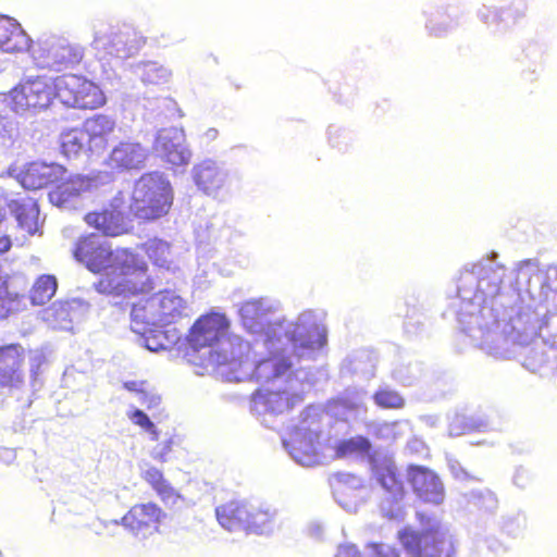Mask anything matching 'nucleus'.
<instances>
[{"instance_id": "f257e3e1", "label": "nucleus", "mask_w": 557, "mask_h": 557, "mask_svg": "<svg viewBox=\"0 0 557 557\" xmlns=\"http://www.w3.org/2000/svg\"><path fill=\"white\" fill-rule=\"evenodd\" d=\"M153 288L148 264L127 248H119L114 267L95 283V289L108 296H136L150 293Z\"/></svg>"}, {"instance_id": "f03ea898", "label": "nucleus", "mask_w": 557, "mask_h": 557, "mask_svg": "<svg viewBox=\"0 0 557 557\" xmlns=\"http://www.w3.org/2000/svg\"><path fill=\"white\" fill-rule=\"evenodd\" d=\"M188 317L187 301L175 290L163 289L136 301L131 311L134 332L145 335Z\"/></svg>"}, {"instance_id": "7ed1b4c3", "label": "nucleus", "mask_w": 557, "mask_h": 557, "mask_svg": "<svg viewBox=\"0 0 557 557\" xmlns=\"http://www.w3.org/2000/svg\"><path fill=\"white\" fill-rule=\"evenodd\" d=\"M172 203L170 182L159 173H146L135 183L129 212L136 219L152 221L168 214Z\"/></svg>"}, {"instance_id": "20e7f679", "label": "nucleus", "mask_w": 557, "mask_h": 557, "mask_svg": "<svg viewBox=\"0 0 557 557\" xmlns=\"http://www.w3.org/2000/svg\"><path fill=\"white\" fill-rule=\"evenodd\" d=\"M57 97L67 108L96 110L107 98L101 88L84 75L63 74L57 77Z\"/></svg>"}, {"instance_id": "39448f33", "label": "nucleus", "mask_w": 557, "mask_h": 557, "mask_svg": "<svg viewBox=\"0 0 557 557\" xmlns=\"http://www.w3.org/2000/svg\"><path fill=\"white\" fill-rule=\"evenodd\" d=\"M57 77L36 76L21 82L8 95L11 109L23 113L44 110L50 107L57 97Z\"/></svg>"}, {"instance_id": "423d86ee", "label": "nucleus", "mask_w": 557, "mask_h": 557, "mask_svg": "<svg viewBox=\"0 0 557 557\" xmlns=\"http://www.w3.org/2000/svg\"><path fill=\"white\" fill-rule=\"evenodd\" d=\"M397 537L411 557H455L453 541L440 528L421 532L405 528L398 532Z\"/></svg>"}, {"instance_id": "0eeeda50", "label": "nucleus", "mask_w": 557, "mask_h": 557, "mask_svg": "<svg viewBox=\"0 0 557 557\" xmlns=\"http://www.w3.org/2000/svg\"><path fill=\"white\" fill-rule=\"evenodd\" d=\"M219 523L230 530L243 529L247 532L262 533L271 523L268 510L238 500H231L215 508Z\"/></svg>"}, {"instance_id": "6e6552de", "label": "nucleus", "mask_w": 557, "mask_h": 557, "mask_svg": "<svg viewBox=\"0 0 557 557\" xmlns=\"http://www.w3.org/2000/svg\"><path fill=\"white\" fill-rule=\"evenodd\" d=\"M231 321L223 312L210 310L199 315L188 329L185 343L193 351L214 348L228 337Z\"/></svg>"}, {"instance_id": "1a4fd4ad", "label": "nucleus", "mask_w": 557, "mask_h": 557, "mask_svg": "<svg viewBox=\"0 0 557 557\" xmlns=\"http://www.w3.org/2000/svg\"><path fill=\"white\" fill-rule=\"evenodd\" d=\"M73 257L91 273L100 274L111 270L119 259V248L89 233L78 237L73 247Z\"/></svg>"}, {"instance_id": "9d476101", "label": "nucleus", "mask_w": 557, "mask_h": 557, "mask_svg": "<svg viewBox=\"0 0 557 557\" xmlns=\"http://www.w3.org/2000/svg\"><path fill=\"white\" fill-rule=\"evenodd\" d=\"M84 222L107 237H119L131 231L127 216L114 201L101 209L87 212Z\"/></svg>"}, {"instance_id": "9b49d317", "label": "nucleus", "mask_w": 557, "mask_h": 557, "mask_svg": "<svg viewBox=\"0 0 557 557\" xmlns=\"http://www.w3.org/2000/svg\"><path fill=\"white\" fill-rule=\"evenodd\" d=\"M165 518L163 509L149 502L132 506L122 517L121 523L135 534L156 533Z\"/></svg>"}, {"instance_id": "f8f14e48", "label": "nucleus", "mask_w": 557, "mask_h": 557, "mask_svg": "<svg viewBox=\"0 0 557 557\" xmlns=\"http://www.w3.org/2000/svg\"><path fill=\"white\" fill-rule=\"evenodd\" d=\"M302 400L299 393L261 386L250 396L251 409L258 413H282Z\"/></svg>"}, {"instance_id": "ddd939ff", "label": "nucleus", "mask_w": 557, "mask_h": 557, "mask_svg": "<svg viewBox=\"0 0 557 557\" xmlns=\"http://www.w3.org/2000/svg\"><path fill=\"white\" fill-rule=\"evenodd\" d=\"M147 158L148 151L140 143L123 140L113 147L106 164L112 172H131L143 169Z\"/></svg>"}, {"instance_id": "4468645a", "label": "nucleus", "mask_w": 557, "mask_h": 557, "mask_svg": "<svg viewBox=\"0 0 557 557\" xmlns=\"http://www.w3.org/2000/svg\"><path fill=\"white\" fill-rule=\"evenodd\" d=\"M408 479L417 496L424 503L440 505L445 497L443 483L432 470L412 466L408 471Z\"/></svg>"}, {"instance_id": "2eb2a0df", "label": "nucleus", "mask_w": 557, "mask_h": 557, "mask_svg": "<svg viewBox=\"0 0 557 557\" xmlns=\"http://www.w3.org/2000/svg\"><path fill=\"white\" fill-rule=\"evenodd\" d=\"M67 169L55 162H30L21 174V183L26 189L37 190L57 185L65 177Z\"/></svg>"}, {"instance_id": "dca6fc26", "label": "nucleus", "mask_w": 557, "mask_h": 557, "mask_svg": "<svg viewBox=\"0 0 557 557\" xmlns=\"http://www.w3.org/2000/svg\"><path fill=\"white\" fill-rule=\"evenodd\" d=\"M25 354L18 343L0 346V387H14L23 382Z\"/></svg>"}, {"instance_id": "f3484780", "label": "nucleus", "mask_w": 557, "mask_h": 557, "mask_svg": "<svg viewBox=\"0 0 557 557\" xmlns=\"http://www.w3.org/2000/svg\"><path fill=\"white\" fill-rule=\"evenodd\" d=\"M95 187V180L82 174H65L49 191L48 197L52 205L65 207L75 198L89 193Z\"/></svg>"}, {"instance_id": "a211bd4d", "label": "nucleus", "mask_w": 557, "mask_h": 557, "mask_svg": "<svg viewBox=\"0 0 557 557\" xmlns=\"http://www.w3.org/2000/svg\"><path fill=\"white\" fill-rule=\"evenodd\" d=\"M116 123L106 114H95L88 117L83 129L87 140V150L91 154H101L107 149Z\"/></svg>"}, {"instance_id": "6ab92c4d", "label": "nucleus", "mask_w": 557, "mask_h": 557, "mask_svg": "<svg viewBox=\"0 0 557 557\" xmlns=\"http://www.w3.org/2000/svg\"><path fill=\"white\" fill-rule=\"evenodd\" d=\"M32 40L22 26L13 18L0 17V49L9 53L27 52Z\"/></svg>"}, {"instance_id": "aec40b11", "label": "nucleus", "mask_w": 557, "mask_h": 557, "mask_svg": "<svg viewBox=\"0 0 557 557\" xmlns=\"http://www.w3.org/2000/svg\"><path fill=\"white\" fill-rule=\"evenodd\" d=\"M374 476L382 487L388 492L393 500L403 499L405 487L396 466L391 460H383L373 467Z\"/></svg>"}, {"instance_id": "412c9836", "label": "nucleus", "mask_w": 557, "mask_h": 557, "mask_svg": "<svg viewBox=\"0 0 557 557\" xmlns=\"http://www.w3.org/2000/svg\"><path fill=\"white\" fill-rule=\"evenodd\" d=\"M194 181L206 194L220 189L224 183V174L211 161H203L194 169Z\"/></svg>"}, {"instance_id": "4be33fe9", "label": "nucleus", "mask_w": 557, "mask_h": 557, "mask_svg": "<svg viewBox=\"0 0 557 557\" xmlns=\"http://www.w3.org/2000/svg\"><path fill=\"white\" fill-rule=\"evenodd\" d=\"M292 369V362L288 358L272 355L260 360L255 368V376L260 382H271L281 377Z\"/></svg>"}, {"instance_id": "5701e85b", "label": "nucleus", "mask_w": 557, "mask_h": 557, "mask_svg": "<svg viewBox=\"0 0 557 557\" xmlns=\"http://www.w3.org/2000/svg\"><path fill=\"white\" fill-rule=\"evenodd\" d=\"M52 60L58 71L73 69L84 59V48L74 44H58L51 50Z\"/></svg>"}, {"instance_id": "b1692460", "label": "nucleus", "mask_w": 557, "mask_h": 557, "mask_svg": "<svg viewBox=\"0 0 557 557\" xmlns=\"http://www.w3.org/2000/svg\"><path fill=\"white\" fill-rule=\"evenodd\" d=\"M293 351L301 358L305 350H312L322 347L325 343V335L317 327L295 332L292 337Z\"/></svg>"}, {"instance_id": "393cba45", "label": "nucleus", "mask_w": 557, "mask_h": 557, "mask_svg": "<svg viewBox=\"0 0 557 557\" xmlns=\"http://www.w3.org/2000/svg\"><path fill=\"white\" fill-rule=\"evenodd\" d=\"M141 478L153 488L162 502H175L180 497L178 493L159 469L154 467L148 468L141 474Z\"/></svg>"}, {"instance_id": "a878e982", "label": "nucleus", "mask_w": 557, "mask_h": 557, "mask_svg": "<svg viewBox=\"0 0 557 557\" xmlns=\"http://www.w3.org/2000/svg\"><path fill=\"white\" fill-rule=\"evenodd\" d=\"M57 289L58 281L55 276L51 274H42L36 278L30 288V302L35 306H42L54 296Z\"/></svg>"}, {"instance_id": "bb28decb", "label": "nucleus", "mask_w": 557, "mask_h": 557, "mask_svg": "<svg viewBox=\"0 0 557 557\" xmlns=\"http://www.w3.org/2000/svg\"><path fill=\"white\" fill-rule=\"evenodd\" d=\"M84 149H87V140L83 129L72 128L60 136V150L66 158L77 157Z\"/></svg>"}, {"instance_id": "cd10ccee", "label": "nucleus", "mask_w": 557, "mask_h": 557, "mask_svg": "<svg viewBox=\"0 0 557 557\" xmlns=\"http://www.w3.org/2000/svg\"><path fill=\"white\" fill-rule=\"evenodd\" d=\"M370 449V441L362 435H357L350 438L342 440L334 446V453L336 458H345L352 455L368 454Z\"/></svg>"}, {"instance_id": "c85d7f7f", "label": "nucleus", "mask_w": 557, "mask_h": 557, "mask_svg": "<svg viewBox=\"0 0 557 557\" xmlns=\"http://www.w3.org/2000/svg\"><path fill=\"white\" fill-rule=\"evenodd\" d=\"M38 209L34 203H20L15 208V216L18 225L28 234H34L38 228Z\"/></svg>"}, {"instance_id": "c756f323", "label": "nucleus", "mask_w": 557, "mask_h": 557, "mask_svg": "<svg viewBox=\"0 0 557 557\" xmlns=\"http://www.w3.org/2000/svg\"><path fill=\"white\" fill-rule=\"evenodd\" d=\"M123 387L131 393L139 396L143 405L148 409L156 407L160 403V397L153 394L147 381H125Z\"/></svg>"}, {"instance_id": "7c9ffc66", "label": "nucleus", "mask_w": 557, "mask_h": 557, "mask_svg": "<svg viewBox=\"0 0 557 557\" xmlns=\"http://www.w3.org/2000/svg\"><path fill=\"white\" fill-rule=\"evenodd\" d=\"M376 406L383 409H401L405 406L404 397L394 389L381 388L373 394Z\"/></svg>"}, {"instance_id": "2f4dec72", "label": "nucleus", "mask_w": 557, "mask_h": 557, "mask_svg": "<svg viewBox=\"0 0 557 557\" xmlns=\"http://www.w3.org/2000/svg\"><path fill=\"white\" fill-rule=\"evenodd\" d=\"M148 258L157 265L166 263L169 245L162 240H150L143 246Z\"/></svg>"}, {"instance_id": "473e14b6", "label": "nucleus", "mask_w": 557, "mask_h": 557, "mask_svg": "<svg viewBox=\"0 0 557 557\" xmlns=\"http://www.w3.org/2000/svg\"><path fill=\"white\" fill-rule=\"evenodd\" d=\"M469 503L478 510L493 511L496 509L498 500L494 493L486 490L471 493Z\"/></svg>"}, {"instance_id": "72a5a7b5", "label": "nucleus", "mask_w": 557, "mask_h": 557, "mask_svg": "<svg viewBox=\"0 0 557 557\" xmlns=\"http://www.w3.org/2000/svg\"><path fill=\"white\" fill-rule=\"evenodd\" d=\"M171 72L156 63L147 64L143 71V81L150 85L166 84L170 79Z\"/></svg>"}, {"instance_id": "f704fd0d", "label": "nucleus", "mask_w": 557, "mask_h": 557, "mask_svg": "<svg viewBox=\"0 0 557 557\" xmlns=\"http://www.w3.org/2000/svg\"><path fill=\"white\" fill-rule=\"evenodd\" d=\"M309 446V438L302 436L297 440V445L294 447V456L301 465L310 466L318 461V453L315 448L310 447L307 451L306 448Z\"/></svg>"}, {"instance_id": "c9c22d12", "label": "nucleus", "mask_w": 557, "mask_h": 557, "mask_svg": "<svg viewBox=\"0 0 557 557\" xmlns=\"http://www.w3.org/2000/svg\"><path fill=\"white\" fill-rule=\"evenodd\" d=\"M162 158L172 166L185 165L189 161V154L178 145H163Z\"/></svg>"}, {"instance_id": "e433bc0d", "label": "nucleus", "mask_w": 557, "mask_h": 557, "mask_svg": "<svg viewBox=\"0 0 557 557\" xmlns=\"http://www.w3.org/2000/svg\"><path fill=\"white\" fill-rule=\"evenodd\" d=\"M370 557H400L396 547L384 543H370Z\"/></svg>"}, {"instance_id": "4c0bfd02", "label": "nucleus", "mask_w": 557, "mask_h": 557, "mask_svg": "<svg viewBox=\"0 0 557 557\" xmlns=\"http://www.w3.org/2000/svg\"><path fill=\"white\" fill-rule=\"evenodd\" d=\"M129 418L134 424L143 428L145 431L153 434L157 437L158 432L156 430L154 424L151 422L149 417L143 410H140V409L134 410L129 414Z\"/></svg>"}, {"instance_id": "58836bf2", "label": "nucleus", "mask_w": 557, "mask_h": 557, "mask_svg": "<svg viewBox=\"0 0 557 557\" xmlns=\"http://www.w3.org/2000/svg\"><path fill=\"white\" fill-rule=\"evenodd\" d=\"M336 557H360V553L356 545L346 544L339 547Z\"/></svg>"}, {"instance_id": "ea45409f", "label": "nucleus", "mask_w": 557, "mask_h": 557, "mask_svg": "<svg viewBox=\"0 0 557 557\" xmlns=\"http://www.w3.org/2000/svg\"><path fill=\"white\" fill-rule=\"evenodd\" d=\"M450 471L453 476L458 480H470L473 478L458 462L450 465Z\"/></svg>"}, {"instance_id": "a19ab883", "label": "nucleus", "mask_w": 557, "mask_h": 557, "mask_svg": "<svg viewBox=\"0 0 557 557\" xmlns=\"http://www.w3.org/2000/svg\"><path fill=\"white\" fill-rule=\"evenodd\" d=\"M11 246H12V242H11L10 236L0 235V255L9 251Z\"/></svg>"}, {"instance_id": "79ce46f5", "label": "nucleus", "mask_w": 557, "mask_h": 557, "mask_svg": "<svg viewBox=\"0 0 557 557\" xmlns=\"http://www.w3.org/2000/svg\"><path fill=\"white\" fill-rule=\"evenodd\" d=\"M507 13H508V15H510L513 18V21H516L519 16H522V14L519 13L518 11H515V12L509 11Z\"/></svg>"}, {"instance_id": "37998d69", "label": "nucleus", "mask_w": 557, "mask_h": 557, "mask_svg": "<svg viewBox=\"0 0 557 557\" xmlns=\"http://www.w3.org/2000/svg\"><path fill=\"white\" fill-rule=\"evenodd\" d=\"M336 493H337V496H338L339 498L344 497V495H345V487H344V486H339V487L337 488Z\"/></svg>"}, {"instance_id": "c03bdc74", "label": "nucleus", "mask_w": 557, "mask_h": 557, "mask_svg": "<svg viewBox=\"0 0 557 557\" xmlns=\"http://www.w3.org/2000/svg\"><path fill=\"white\" fill-rule=\"evenodd\" d=\"M147 347L151 350H159V349L163 348V345L159 344L157 346H150L149 344H147Z\"/></svg>"}, {"instance_id": "a18cd8bd", "label": "nucleus", "mask_w": 557, "mask_h": 557, "mask_svg": "<svg viewBox=\"0 0 557 557\" xmlns=\"http://www.w3.org/2000/svg\"><path fill=\"white\" fill-rule=\"evenodd\" d=\"M491 20L492 21H497L498 20V13L497 12H492L491 13Z\"/></svg>"}, {"instance_id": "49530a36", "label": "nucleus", "mask_w": 557, "mask_h": 557, "mask_svg": "<svg viewBox=\"0 0 557 557\" xmlns=\"http://www.w3.org/2000/svg\"><path fill=\"white\" fill-rule=\"evenodd\" d=\"M431 32H433L434 34H437V28L435 27V25L431 26Z\"/></svg>"}, {"instance_id": "de8ad7c7", "label": "nucleus", "mask_w": 557, "mask_h": 557, "mask_svg": "<svg viewBox=\"0 0 557 557\" xmlns=\"http://www.w3.org/2000/svg\"><path fill=\"white\" fill-rule=\"evenodd\" d=\"M159 459H160L161 461H165V457H164L163 455H160V456H159Z\"/></svg>"}]
</instances>
